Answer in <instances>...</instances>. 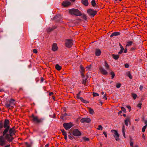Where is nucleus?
<instances>
[{
	"instance_id": "obj_35",
	"label": "nucleus",
	"mask_w": 147,
	"mask_h": 147,
	"mask_svg": "<svg viewBox=\"0 0 147 147\" xmlns=\"http://www.w3.org/2000/svg\"><path fill=\"white\" fill-rule=\"evenodd\" d=\"M110 74L112 76V79H113L115 77V74L113 71H111L110 72Z\"/></svg>"
},
{
	"instance_id": "obj_29",
	"label": "nucleus",
	"mask_w": 147,
	"mask_h": 147,
	"mask_svg": "<svg viewBox=\"0 0 147 147\" xmlns=\"http://www.w3.org/2000/svg\"><path fill=\"white\" fill-rule=\"evenodd\" d=\"M81 100L83 103H88L89 102L85 100L83 98H80Z\"/></svg>"
},
{
	"instance_id": "obj_36",
	"label": "nucleus",
	"mask_w": 147,
	"mask_h": 147,
	"mask_svg": "<svg viewBox=\"0 0 147 147\" xmlns=\"http://www.w3.org/2000/svg\"><path fill=\"white\" fill-rule=\"evenodd\" d=\"M80 92H79L77 94L76 97L77 98L79 99L80 100V98H82V97H80Z\"/></svg>"
},
{
	"instance_id": "obj_2",
	"label": "nucleus",
	"mask_w": 147,
	"mask_h": 147,
	"mask_svg": "<svg viewBox=\"0 0 147 147\" xmlns=\"http://www.w3.org/2000/svg\"><path fill=\"white\" fill-rule=\"evenodd\" d=\"M69 13L71 15H74L77 16H80L82 15L81 12L78 9H71L69 11Z\"/></svg>"
},
{
	"instance_id": "obj_63",
	"label": "nucleus",
	"mask_w": 147,
	"mask_h": 147,
	"mask_svg": "<svg viewBox=\"0 0 147 147\" xmlns=\"http://www.w3.org/2000/svg\"><path fill=\"white\" fill-rule=\"evenodd\" d=\"M53 92H51L49 93V96H51L52 95H53Z\"/></svg>"
},
{
	"instance_id": "obj_1",
	"label": "nucleus",
	"mask_w": 147,
	"mask_h": 147,
	"mask_svg": "<svg viewBox=\"0 0 147 147\" xmlns=\"http://www.w3.org/2000/svg\"><path fill=\"white\" fill-rule=\"evenodd\" d=\"M31 121L36 124H39L43 123L45 119L44 118H39L37 116L32 114L30 117Z\"/></svg>"
},
{
	"instance_id": "obj_23",
	"label": "nucleus",
	"mask_w": 147,
	"mask_h": 147,
	"mask_svg": "<svg viewBox=\"0 0 147 147\" xmlns=\"http://www.w3.org/2000/svg\"><path fill=\"white\" fill-rule=\"evenodd\" d=\"M55 68L58 71H60L61 69V67L58 64L56 65Z\"/></svg>"
},
{
	"instance_id": "obj_10",
	"label": "nucleus",
	"mask_w": 147,
	"mask_h": 147,
	"mask_svg": "<svg viewBox=\"0 0 147 147\" xmlns=\"http://www.w3.org/2000/svg\"><path fill=\"white\" fill-rule=\"evenodd\" d=\"M73 135L76 136H80L81 134V133L77 129H75L73 131Z\"/></svg>"
},
{
	"instance_id": "obj_52",
	"label": "nucleus",
	"mask_w": 147,
	"mask_h": 147,
	"mask_svg": "<svg viewBox=\"0 0 147 147\" xmlns=\"http://www.w3.org/2000/svg\"><path fill=\"white\" fill-rule=\"evenodd\" d=\"M33 52L35 53H37V51L36 49H34L33 50Z\"/></svg>"
},
{
	"instance_id": "obj_9",
	"label": "nucleus",
	"mask_w": 147,
	"mask_h": 147,
	"mask_svg": "<svg viewBox=\"0 0 147 147\" xmlns=\"http://www.w3.org/2000/svg\"><path fill=\"white\" fill-rule=\"evenodd\" d=\"M99 69L100 72L102 74L105 75H107L108 74V72L107 71L102 67H100Z\"/></svg>"
},
{
	"instance_id": "obj_3",
	"label": "nucleus",
	"mask_w": 147,
	"mask_h": 147,
	"mask_svg": "<svg viewBox=\"0 0 147 147\" xmlns=\"http://www.w3.org/2000/svg\"><path fill=\"white\" fill-rule=\"evenodd\" d=\"M14 100L13 99H11L8 102H7L5 104V106L7 108L10 109L11 107H13L14 105Z\"/></svg>"
},
{
	"instance_id": "obj_14",
	"label": "nucleus",
	"mask_w": 147,
	"mask_h": 147,
	"mask_svg": "<svg viewBox=\"0 0 147 147\" xmlns=\"http://www.w3.org/2000/svg\"><path fill=\"white\" fill-rule=\"evenodd\" d=\"M62 5L65 7H67L71 5V3L69 2L63 1Z\"/></svg>"
},
{
	"instance_id": "obj_20",
	"label": "nucleus",
	"mask_w": 147,
	"mask_h": 147,
	"mask_svg": "<svg viewBox=\"0 0 147 147\" xmlns=\"http://www.w3.org/2000/svg\"><path fill=\"white\" fill-rule=\"evenodd\" d=\"M112 57L115 60L118 59L119 57V55L113 54L112 55Z\"/></svg>"
},
{
	"instance_id": "obj_17",
	"label": "nucleus",
	"mask_w": 147,
	"mask_h": 147,
	"mask_svg": "<svg viewBox=\"0 0 147 147\" xmlns=\"http://www.w3.org/2000/svg\"><path fill=\"white\" fill-rule=\"evenodd\" d=\"M120 34V33L119 32H114L112 33L110 36L111 37H112L113 36H117Z\"/></svg>"
},
{
	"instance_id": "obj_50",
	"label": "nucleus",
	"mask_w": 147,
	"mask_h": 147,
	"mask_svg": "<svg viewBox=\"0 0 147 147\" xmlns=\"http://www.w3.org/2000/svg\"><path fill=\"white\" fill-rule=\"evenodd\" d=\"M128 77L131 79H132V76H131V74H130V73H129L128 74Z\"/></svg>"
},
{
	"instance_id": "obj_6",
	"label": "nucleus",
	"mask_w": 147,
	"mask_h": 147,
	"mask_svg": "<svg viewBox=\"0 0 147 147\" xmlns=\"http://www.w3.org/2000/svg\"><path fill=\"white\" fill-rule=\"evenodd\" d=\"M63 127L66 130L70 129L72 126L73 125L71 123H64L63 124Z\"/></svg>"
},
{
	"instance_id": "obj_39",
	"label": "nucleus",
	"mask_w": 147,
	"mask_h": 147,
	"mask_svg": "<svg viewBox=\"0 0 147 147\" xmlns=\"http://www.w3.org/2000/svg\"><path fill=\"white\" fill-rule=\"evenodd\" d=\"M61 131L62 133V134L63 136L66 135H67V133L65 131V130L63 129L61 130Z\"/></svg>"
},
{
	"instance_id": "obj_44",
	"label": "nucleus",
	"mask_w": 147,
	"mask_h": 147,
	"mask_svg": "<svg viewBox=\"0 0 147 147\" xmlns=\"http://www.w3.org/2000/svg\"><path fill=\"white\" fill-rule=\"evenodd\" d=\"M121 86V84L120 83H117L116 85V87L117 88H119Z\"/></svg>"
},
{
	"instance_id": "obj_60",
	"label": "nucleus",
	"mask_w": 147,
	"mask_h": 147,
	"mask_svg": "<svg viewBox=\"0 0 147 147\" xmlns=\"http://www.w3.org/2000/svg\"><path fill=\"white\" fill-rule=\"evenodd\" d=\"M121 51H123L124 49L123 48V47H121Z\"/></svg>"
},
{
	"instance_id": "obj_28",
	"label": "nucleus",
	"mask_w": 147,
	"mask_h": 147,
	"mask_svg": "<svg viewBox=\"0 0 147 147\" xmlns=\"http://www.w3.org/2000/svg\"><path fill=\"white\" fill-rule=\"evenodd\" d=\"M89 111L90 114L93 115L94 113V111L93 110L91 109V108H89Z\"/></svg>"
},
{
	"instance_id": "obj_55",
	"label": "nucleus",
	"mask_w": 147,
	"mask_h": 147,
	"mask_svg": "<svg viewBox=\"0 0 147 147\" xmlns=\"http://www.w3.org/2000/svg\"><path fill=\"white\" fill-rule=\"evenodd\" d=\"M143 88V87L142 85H140V86L139 89L140 90H142Z\"/></svg>"
},
{
	"instance_id": "obj_7",
	"label": "nucleus",
	"mask_w": 147,
	"mask_h": 147,
	"mask_svg": "<svg viewBox=\"0 0 147 147\" xmlns=\"http://www.w3.org/2000/svg\"><path fill=\"white\" fill-rule=\"evenodd\" d=\"M62 18L61 15L60 14H57L53 18V20H55L57 22H59Z\"/></svg>"
},
{
	"instance_id": "obj_47",
	"label": "nucleus",
	"mask_w": 147,
	"mask_h": 147,
	"mask_svg": "<svg viewBox=\"0 0 147 147\" xmlns=\"http://www.w3.org/2000/svg\"><path fill=\"white\" fill-rule=\"evenodd\" d=\"M86 79H83L82 81V84L85 85L86 83Z\"/></svg>"
},
{
	"instance_id": "obj_42",
	"label": "nucleus",
	"mask_w": 147,
	"mask_h": 147,
	"mask_svg": "<svg viewBox=\"0 0 147 147\" xmlns=\"http://www.w3.org/2000/svg\"><path fill=\"white\" fill-rule=\"evenodd\" d=\"M57 27V26L56 25H54L53 26L52 28V30H54V29H56Z\"/></svg>"
},
{
	"instance_id": "obj_30",
	"label": "nucleus",
	"mask_w": 147,
	"mask_h": 147,
	"mask_svg": "<svg viewBox=\"0 0 147 147\" xmlns=\"http://www.w3.org/2000/svg\"><path fill=\"white\" fill-rule=\"evenodd\" d=\"M58 49V47H52L51 49L53 51H55L57 50Z\"/></svg>"
},
{
	"instance_id": "obj_12",
	"label": "nucleus",
	"mask_w": 147,
	"mask_h": 147,
	"mask_svg": "<svg viewBox=\"0 0 147 147\" xmlns=\"http://www.w3.org/2000/svg\"><path fill=\"white\" fill-rule=\"evenodd\" d=\"M12 136L10 134H6L5 136V138L8 142H12L13 139V138L12 137Z\"/></svg>"
},
{
	"instance_id": "obj_4",
	"label": "nucleus",
	"mask_w": 147,
	"mask_h": 147,
	"mask_svg": "<svg viewBox=\"0 0 147 147\" xmlns=\"http://www.w3.org/2000/svg\"><path fill=\"white\" fill-rule=\"evenodd\" d=\"M97 11L94 9H88L87 10V13L89 16L92 17H94L96 14Z\"/></svg>"
},
{
	"instance_id": "obj_45",
	"label": "nucleus",
	"mask_w": 147,
	"mask_h": 147,
	"mask_svg": "<svg viewBox=\"0 0 147 147\" xmlns=\"http://www.w3.org/2000/svg\"><path fill=\"white\" fill-rule=\"evenodd\" d=\"M103 134H104L105 137L106 138H107V132H106L104 131L103 132Z\"/></svg>"
},
{
	"instance_id": "obj_46",
	"label": "nucleus",
	"mask_w": 147,
	"mask_h": 147,
	"mask_svg": "<svg viewBox=\"0 0 147 147\" xmlns=\"http://www.w3.org/2000/svg\"><path fill=\"white\" fill-rule=\"evenodd\" d=\"M80 121L82 123L85 122V118H82L80 120Z\"/></svg>"
},
{
	"instance_id": "obj_31",
	"label": "nucleus",
	"mask_w": 147,
	"mask_h": 147,
	"mask_svg": "<svg viewBox=\"0 0 147 147\" xmlns=\"http://www.w3.org/2000/svg\"><path fill=\"white\" fill-rule=\"evenodd\" d=\"M90 121L91 120L90 118H85V122L89 123Z\"/></svg>"
},
{
	"instance_id": "obj_5",
	"label": "nucleus",
	"mask_w": 147,
	"mask_h": 147,
	"mask_svg": "<svg viewBox=\"0 0 147 147\" xmlns=\"http://www.w3.org/2000/svg\"><path fill=\"white\" fill-rule=\"evenodd\" d=\"M111 131L112 132L114 133V135H113V136L115 138L116 140L117 141H119L120 140L119 138V135L117 131L113 129L111 130Z\"/></svg>"
},
{
	"instance_id": "obj_34",
	"label": "nucleus",
	"mask_w": 147,
	"mask_h": 147,
	"mask_svg": "<svg viewBox=\"0 0 147 147\" xmlns=\"http://www.w3.org/2000/svg\"><path fill=\"white\" fill-rule=\"evenodd\" d=\"M92 66V65H89L87 66L86 67V68L87 70H89L91 68Z\"/></svg>"
},
{
	"instance_id": "obj_41",
	"label": "nucleus",
	"mask_w": 147,
	"mask_h": 147,
	"mask_svg": "<svg viewBox=\"0 0 147 147\" xmlns=\"http://www.w3.org/2000/svg\"><path fill=\"white\" fill-rule=\"evenodd\" d=\"M53 30H52V28H49L47 29V32H50L51 31H53Z\"/></svg>"
},
{
	"instance_id": "obj_21",
	"label": "nucleus",
	"mask_w": 147,
	"mask_h": 147,
	"mask_svg": "<svg viewBox=\"0 0 147 147\" xmlns=\"http://www.w3.org/2000/svg\"><path fill=\"white\" fill-rule=\"evenodd\" d=\"M104 65L107 70H109V66L107 63L106 61H105Z\"/></svg>"
},
{
	"instance_id": "obj_58",
	"label": "nucleus",
	"mask_w": 147,
	"mask_h": 147,
	"mask_svg": "<svg viewBox=\"0 0 147 147\" xmlns=\"http://www.w3.org/2000/svg\"><path fill=\"white\" fill-rule=\"evenodd\" d=\"M142 138L144 139V140L145 139V135L144 134H143L142 135Z\"/></svg>"
},
{
	"instance_id": "obj_13",
	"label": "nucleus",
	"mask_w": 147,
	"mask_h": 147,
	"mask_svg": "<svg viewBox=\"0 0 147 147\" xmlns=\"http://www.w3.org/2000/svg\"><path fill=\"white\" fill-rule=\"evenodd\" d=\"M130 117H128L125 119V123L126 126H128V123H130Z\"/></svg>"
},
{
	"instance_id": "obj_48",
	"label": "nucleus",
	"mask_w": 147,
	"mask_h": 147,
	"mask_svg": "<svg viewBox=\"0 0 147 147\" xmlns=\"http://www.w3.org/2000/svg\"><path fill=\"white\" fill-rule=\"evenodd\" d=\"M121 109L125 113L126 109H125V108L124 107H121Z\"/></svg>"
},
{
	"instance_id": "obj_54",
	"label": "nucleus",
	"mask_w": 147,
	"mask_h": 147,
	"mask_svg": "<svg viewBox=\"0 0 147 147\" xmlns=\"http://www.w3.org/2000/svg\"><path fill=\"white\" fill-rule=\"evenodd\" d=\"M3 125L2 123H0V129H1L3 128Z\"/></svg>"
},
{
	"instance_id": "obj_61",
	"label": "nucleus",
	"mask_w": 147,
	"mask_h": 147,
	"mask_svg": "<svg viewBox=\"0 0 147 147\" xmlns=\"http://www.w3.org/2000/svg\"><path fill=\"white\" fill-rule=\"evenodd\" d=\"M67 115V114L66 113H65L64 114H62L61 115V117H64V116H65Z\"/></svg>"
},
{
	"instance_id": "obj_51",
	"label": "nucleus",
	"mask_w": 147,
	"mask_h": 147,
	"mask_svg": "<svg viewBox=\"0 0 147 147\" xmlns=\"http://www.w3.org/2000/svg\"><path fill=\"white\" fill-rule=\"evenodd\" d=\"M102 98L104 99H105V100H107V98L106 97V94H105L104 95V96H103Z\"/></svg>"
},
{
	"instance_id": "obj_43",
	"label": "nucleus",
	"mask_w": 147,
	"mask_h": 147,
	"mask_svg": "<svg viewBox=\"0 0 147 147\" xmlns=\"http://www.w3.org/2000/svg\"><path fill=\"white\" fill-rule=\"evenodd\" d=\"M93 95L94 97L97 96H99V94L97 93L93 92Z\"/></svg>"
},
{
	"instance_id": "obj_62",
	"label": "nucleus",
	"mask_w": 147,
	"mask_h": 147,
	"mask_svg": "<svg viewBox=\"0 0 147 147\" xmlns=\"http://www.w3.org/2000/svg\"><path fill=\"white\" fill-rule=\"evenodd\" d=\"M69 137V138L70 140H72L73 139V137L70 136H68Z\"/></svg>"
},
{
	"instance_id": "obj_11",
	"label": "nucleus",
	"mask_w": 147,
	"mask_h": 147,
	"mask_svg": "<svg viewBox=\"0 0 147 147\" xmlns=\"http://www.w3.org/2000/svg\"><path fill=\"white\" fill-rule=\"evenodd\" d=\"M65 44V46H72L73 45L72 40L70 39L66 40Z\"/></svg>"
},
{
	"instance_id": "obj_40",
	"label": "nucleus",
	"mask_w": 147,
	"mask_h": 147,
	"mask_svg": "<svg viewBox=\"0 0 147 147\" xmlns=\"http://www.w3.org/2000/svg\"><path fill=\"white\" fill-rule=\"evenodd\" d=\"M83 139L85 141H89V139L88 138L86 137H84L83 138Z\"/></svg>"
},
{
	"instance_id": "obj_33",
	"label": "nucleus",
	"mask_w": 147,
	"mask_h": 147,
	"mask_svg": "<svg viewBox=\"0 0 147 147\" xmlns=\"http://www.w3.org/2000/svg\"><path fill=\"white\" fill-rule=\"evenodd\" d=\"M80 68L81 70V72H84L85 70L84 68L81 65L80 66Z\"/></svg>"
},
{
	"instance_id": "obj_37",
	"label": "nucleus",
	"mask_w": 147,
	"mask_h": 147,
	"mask_svg": "<svg viewBox=\"0 0 147 147\" xmlns=\"http://www.w3.org/2000/svg\"><path fill=\"white\" fill-rule=\"evenodd\" d=\"M147 127V125H145L142 128V132H144L145 130L146 129V128Z\"/></svg>"
},
{
	"instance_id": "obj_16",
	"label": "nucleus",
	"mask_w": 147,
	"mask_h": 147,
	"mask_svg": "<svg viewBox=\"0 0 147 147\" xmlns=\"http://www.w3.org/2000/svg\"><path fill=\"white\" fill-rule=\"evenodd\" d=\"M9 121L8 120L5 119V121L4 127V128H9V126L8 125Z\"/></svg>"
},
{
	"instance_id": "obj_53",
	"label": "nucleus",
	"mask_w": 147,
	"mask_h": 147,
	"mask_svg": "<svg viewBox=\"0 0 147 147\" xmlns=\"http://www.w3.org/2000/svg\"><path fill=\"white\" fill-rule=\"evenodd\" d=\"M129 65L127 63H126L125 64V68H128L129 67Z\"/></svg>"
},
{
	"instance_id": "obj_19",
	"label": "nucleus",
	"mask_w": 147,
	"mask_h": 147,
	"mask_svg": "<svg viewBox=\"0 0 147 147\" xmlns=\"http://www.w3.org/2000/svg\"><path fill=\"white\" fill-rule=\"evenodd\" d=\"M15 130L13 128H11L9 130V134L13 136L15 134Z\"/></svg>"
},
{
	"instance_id": "obj_15",
	"label": "nucleus",
	"mask_w": 147,
	"mask_h": 147,
	"mask_svg": "<svg viewBox=\"0 0 147 147\" xmlns=\"http://www.w3.org/2000/svg\"><path fill=\"white\" fill-rule=\"evenodd\" d=\"M95 53L96 56H99L101 54V51L99 49H97L95 50Z\"/></svg>"
},
{
	"instance_id": "obj_56",
	"label": "nucleus",
	"mask_w": 147,
	"mask_h": 147,
	"mask_svg": "<svg viewBox=\"0 0 147 147\" xmlns=\"http://www.w3.org/2000/svg\"><path fill=\"white\" fill-rule=\"evenodd\" d=\"M81 72V76H82V77L84 78V72Z\"/></svg>"
},
{
	"instance_id": "obj_59",
	"label": "nucleus",
	"mask_w": 147,
	"mask_h": 147,
	"mask_svg": "<svg viewBox=\"0 0 147 147\" xmlns=\"http://www.w3.org/2000/svg\"><path fill=\"white\" fill-rule=\"evenodd\" d=\"M127 108H128L129 109V111H130L131 110V107L129 106H127Z\"/></svg>"
},
{
	"instance_id": "obj_27",
	"label": "nucleus",
	"mask_w": 147,
	"mask_h": 147,
	"mask_svg": "<svg viewBox=\"0 0 147 147\" xmlns=\"http://www.w3.org/2000/svg\"><path fill=\"white\" fill-rule=\"evenodd\" d=\"M82 18L84 19L85 20H87V16L86 14L84 13L82 14Z\"/></svg>"
},
{
	"instance_id": "obj_26",
	"label": "nucleus",
	"mask_w": 147,
	"mask_h": 147,
	"mask_svg": "<svg viewBox=\"0 0 147 147\" xmlns=\"http://www.w3.org/2000/svg\"><path fill=\"white\" fill-rule=\"evenodd\" d=\"M127 44L126 46H129L132 45L133 42L131 41H127Z\"/></svg>"
},
{
	"instance_id": "obj_57",
	"label": "nucleus",
	"mask_w": 147,
	"mask_h": 147,
	"mask_svg": "<svg viewBox=\"0 0 147 147\" xmlns=\"http://www.w3.org/2000/svg\"><path fill=\"white\" fill-rule=\"evenodd\" d=\"M130 145L132 147L133 146V142H131L130 143Z\"/></svg>"
},
{
	"instance_id": "obj_24",
	"label": "nucleus",
	"mask_w": 147,
	"mask_h": 147,
	"mask_svg": "<svg viewBox=\"0 0 147 147\" xmlns=\"http://www.w3.org/2000/svg\"><path fill=\"white\" fill-rule=\"evenodd\" d=\"M91 4L92 6L94 7H96V5L95 0H92L91 1Z\"/></svg>"
},
{
	"instance_id": "obj_8",
	"label": "nucleus",
	"mask_w": 147,
	"mask_h": 147,
	"mask_svg": "<svg viewBox=\"0 0 147 147\" xmlns=\"http://www.w3.org/2000/svg\"><path fill=\"white\" fill-rule=\"evenodd\" d=\"M6 143V141L3 136H0V145L3 146Z\"/></svg>"
},
{
	"instance_id": "obj_32",
	"label": "nucleus",
	"mask_w": 147,
	"mask_h": 147,
	"mask_svg": "<svg viewBox=\"0 0 147 147\" xmlns=\"http://www.w3.org/2000/svg\"><path fill=\"white\" fill-rule=\"evenodd\" d=\"M131 95L134 99L135 100L137 97V95L136 94L133 93H132Z\"/></svg>"
},
{
	"instance_id": "obj_22",
	"label": "nucleus",
	"mask_w": 147,
	"mask_h": 147,
	"mask_svg": "<svg viewBox=\"0 0 147 147\" xmlns=\"http://www.w3.org/2000/svg\"><path fill=\"white\" fill-rule=\"evenodd\" d=\"M122 133H123V136L124 137V138H125L126 137H125V126L123 125L122 127Z\"/></svg>"
},
{
	"instance_id": "obj_25",
	"label": "nucleus",
	"mask_w": 147,
	"mask_h": 147,
	"mask_svg": "<svg viewBox=\"0 0 147 147\" xmlns=\"http://www.w3.org/2000/svg\"><path fill=\"white\" fill-rule=\"evenodd\" d=\"M5 129L3 132V135L4 136L5 134L8 132L9 128L7 127L5 128Z\"/></svg>"
},
{
	"instance_id": "obj_38",
	"label": "nucleus",
	"mask_w": 147,
	"mask_h": 147,
	"mask_svg": "<svg viewBox=\"0 0 147 147\" xmlns=\"http://www.w3.org/2000/svg\"><path fill=\"white\" fill-rule=\"evenodd\" d=\"M102 129H103V127H102V126L101 125H99L98 126V127L97 128V129L98 130H102Z\"/></svg>"
},
{
	"instance_id": "obj_49",
	"label": "nucleus",
	"mask_w": 147,
	"mask_h": 147,
	"mask_svg": "<svg viewBox=\"0 0 147 147\" xmlns=\"http://www.w3.org/2000/svg\"><path fill=\"white\" fill-rule=\"evenodd\" d=\"M142 106V103H139L137 105V107L140 108V109H141V107Z\"/></svg>"
},
{
	"instance_id": "obj_64",
	"label": "nucleus",
	"mask_w": 147,
	"mask_h": 147,
	"mask_svg": "<svg viewBox=\"0 0 147 147\" xmlns=\"http://www.w3.org/2000/svg\"><path fill=\"white\" fill-rule=\"evenodd\" d=\"M144 121L145 123L146 124V125H147V120H145Z\"/></svg>"
},
{
	"instance_id": "obj_18",
	"label": "nucleus",
	"mask_w": 147,
	"mask_h": 147,
	"mask_svg": "<svg viewBox=\"0 0 147 147\" xmlns=\"http://www.w3.org/2000/svg\"><path fill=\"white\" fill-rule=\"evenodd\" d=\"M81 2L83 4L86 6H87L88 5V0H82Z\"/></svg>"
}]
</instances>
